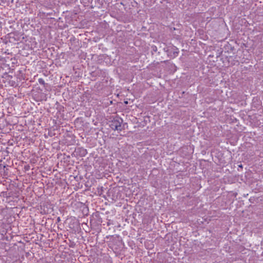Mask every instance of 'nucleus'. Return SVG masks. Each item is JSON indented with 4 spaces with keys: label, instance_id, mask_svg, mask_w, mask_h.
I'll return each instance as SVG.
<instances>
[{
    "label": "nucleus",
    "instance_id": "obj_2",
    "mask_svg": "<svg viewBox=\"0 0 263 263\" xmlns=\"http://www.w3.org/2000/svg\"><path fill=\"white\" fill-rule=\"evenodd\" d=\"M39 82L40 84H42V85L45 84V82L43 79H41V78L39 79Z\"/></svg>",
    "mask_w": 263,
    "mask_h": 263
},
{
    "label": "nucleus",
    "instance_id": "obj_1",
    "mask_svg": "<svg viewBox=\"0 0 263 263\" xmlns=\"http://www.w3.org/2000/svg\"><path fill=\"white\" fill-rule=\"evenodd\" d=\"M122 122L123 120L122 119L119 117H116L110 122L109 126L113 130L121 131L123 129V126L122 125Z\"/></svg>",
    "mask_w": 263,
    "mask_h": 263
},
{
    "label": "nucleus",
    "instance_id": "obj_3",
    "mask_svg": "<svg viewBox=\"0 0 263 263\" xmlns=\"http://www.w3.org/2000/svg\"><path fill=\"white\" fill-rule=\"evenodd\" d=\"M58 221H59V220H60V218H59V217L58 218Z\"/></svg>",
    "mask_w": 263,
    "mask_h": 263
}]
</instances>
